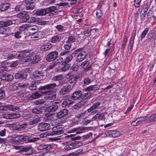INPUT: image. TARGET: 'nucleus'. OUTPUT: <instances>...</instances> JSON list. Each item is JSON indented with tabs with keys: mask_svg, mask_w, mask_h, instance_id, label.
<instances>
[{
	"mask_svg": "<svg viewBox=\"0 0 156 156\" xmlns=\"http://www.w3.org/2000/svg\"><path fill=\"white\" fill-rule=\"evenodd\" d=\"M87 112L86 111H85L84 112L80 113L76 115H75L76 117L78 119H80L82 118L83 117H84V116L85 115L86 113Z\"/></svg>",
	"mask_w": 156,
	"mask_h": 156,
	"instance_id": "51",
	"label": "nucleus"
},
{
	"mask_svg": "<svg viewBox=\"0 0 156 156\" xmlns=\"http://www.w3.org/2000/svg\"><path fill=\"white\" fill-rule=\"evenodd\" d=\"M28 24H25L20 26L19 28V31H23L27 29L28 30Z\"/></svg>",
	"mask_w": 156,
	"mask_h": 156,
	"instance_id": "50",
	"label": "nucleus"
},
{
	"mask_svg": "<svg viewBox=\"0 0 156 156\" xmlns=\"http://www.w3.org/2000/svg\"><path fill=\"white\" fill-rule=\"evenodd\" d=\"M13 78V76L10 74L3 73L0 75V79L6 81H11Z\"/></svg>",
	"mask_w": 156,
	"mask_h": 156,
	"instance_id": "9",
	"label": "nucleus"
},
{
	"mask_svg": "<svg viewBox=\"0 0 156 156\" xmlns=\"http://www.w3.org/2000/svg\"><path fill=\"white\" fill-rule=\"evenodd\" d=\"M40 60V58L39 56L35 55L33 57L32 62L34 63L37 62Z\"/></svg>",
	"mask_w": 156,
	"mask_h": 156,
	"instance_id": "64",
	"label": "nucleus"
},
{
	"mask_svg": "<svg viewBox=\"0 0 156 156\" xmlns=\"http://www.w3.org/2000/svg\"><path fill=\"white\" fill-rule=\"evenodd\" d=\"M104 116L103 114L101 113H98L92 118V120L94 121L97 120H102Z\"/></svg>",
	"mask_w": 156,
	"mask_h": 156,
	"instance_id": "24",
	"label": "nucleus"
},
{
	"mask_svg": "<svg viewBox=\"0 0 156 156\" xmlns=\"http://www.w3.org/2000/svg\"><path fill=\"white\" fill-rule=\"evenodd\" d=\"M18 87L22 88H25L28 86L29 84L25 83H18Z\"/></svg>",
	"mask_w": 156,
	"mask_h": 156,
	"instance_id": "61",
	"label": "nucleus"
},
{
	"mask_svg": "<svg viewBox=\"0 0 156 156\" xmlns=\"http://www.w3.org/2000/svg\"><path fill=\"white\" fill-rule=\"evenodd\" d=\"M61 100H58V101H55L53 102L52 105L48 107L47 109L48 111L53 112L56 111L58 108L59 104V103L61 102Z\"/></svg>",
	"mask_w": 156,
	"mask_h": 156,
	"instance_id": "8",
	"label": "nucleus"
},
{
	"mask_svg": "<svg viewBox=\"0 0 156 156\" xmlns=\"http://www.w3.org/2000/svg\"><path fill=\"white\" fill-rule=\"evenodd\" d=\"M149 30V29L148 28H145L144 30L143 31L141 35L140 36V37L141 38V40L144 38L146 34H147L148 31Z\"/></svg>",
	"mask_w": 156,
	"mask_h": 156,
	"instance_id": "53",
	"label": "nucleus"
},
{
	"mask_svg": "<svg viewBox=\"0 0 156 156\" xmlns=\"http://www.w3.org/2000/svg\"><path fill=\"white\" fill-rule=\"evenodd\" d=\"M69 112L68 109L64 108L57 113L56 117L58 119L64 118L68 115Z\"/></svg>",
	"mask_w": 156,
	"mask_h": 156,
	"instance_id": "12",
	"label": "nucleus"
},
{
	"mask_svg": "<svg viewBox=\"0 0 156 156\" xmlns=\"http://www.w3.org/2000/svg\"><path fill=\"white\" fill-rule=\"evenodd\" d=\"M69 83L70 84H73V87L74 86H75L76 84V81L75 79V78L74 77V76H72L71 77L69 78L68 80Z\"/></svg>",
	"mask_w": 156,
	"mask_h": 156,
	"instance_id": "45",
	"label": "nucleus"
},
{
	"mask_svg": "<svg viewBox=\"0 0 156 156\" xmlns=\"http://www.w3.org/2000/svg\"><path fill=\"white\" fill-rule=\"evenodd\" d=\"M37 21V19L35 17L33 16L30 17L29 16V18L28 19V21H27V22L28 23H34L36 22Z\"/></svg>",
	"mask_w": 156,
	"mask_h": 156,
	"instance_id": "58",
	"label": "nucleus"
},
{
	"mask_svg": "<svg viewBox=\"0 0 156 156\" xmlns=\"http://www.w3.org/2000/svg\"><path fill=\"white\" fill-rule=\"evenodd\" d=\"M16 95L18 97L20 98L23 97H26L25 96L24 91L23 90H21L16 93Z\"/></svg>",
	"mask_w": 156,
	"mask_h": 156,
	"instance_id": "54",
	"label": "nucleus"
},
{
	"mask_svg": "<svg viewBox=\"0 0 156 156\" xmlns=\"http://www.w3.org/2000/svg\"><path fill=\"white\" fill-rule=\"evenodd\" d=\"M13 107V105H6L3 106V108L5 110H10L12 111V108Z\"/></svg>",
	"mask_w": 156,
	"mask_h": 156,
	"instance_id": "55",
	"label": "nucleus"
},
{
	"mask_svg": "<svg viewBox=\"0 0 156 156\" xmlns=\"http://www.w3.org/2000/svg\"><path fill=\"white\" fill-rule=\"evenodd\" d=\"M20 115L18 113H13L7 114L6 115V118L8 119H16L20 117Z\"/></svg>",
	"mask_w": 156,
	"mask_h": 156,
	"instance_id": "21",
	"label": "nucleus"
},
{
	"mask_svg": "<svg viewBox=\"0 0 156 156\" xmlns=\"http://www.w3.org/2000/svg\"><path fill=\"white\" fill-rule=\"evenodd\" d=\"M27 76V74L26 72H20L15 74V78L16 79L23 80L26 78Z\"/></svg>",
	"mask_w": 156,
	"mask_h": 156,
	"instance_id": "16",
	"label": "nucleus"
},
{
	"mask_svg": "<svg viewBox=\"0 0 156 156\" xmlns=\"http://www.w3.org/2000/svg\"><path fill=\"white\" fill-rule=\"evenodd\" d=\"M45 102V100L44 99H40L37 100L34 102V104L36 105H41L44 104Z\"/></svg>",
	"mask_w": 156,
	"mask_h": 156,
	"instance_id": "57",
	"label": "nucleus"
},
{
	"mask_svg": "<svg viewBox=\"0 0 156 156\" xmlns=\"http://www.w3.org/2000/svg\"><path fill=\"white\" fill-rule=\"evenodd\" d=\"M16 137H18L17 139H18L20 141H24L26 143L30 142H34L37 141L40 139L39 137H34L32 138H31L29 136H24L23 135H20L19 136H17Z\"/></svg>",
	"mask_w": 156,
	"mask_h": 156,
	"instance_id": "2",
	"label": "nucleus"
},
{
	"mask_svg": "<svg viewBox=\"0 0 156 156\" xmlns=\"http://www.w3.org/2000/svg\"><path fill=\"white\" fill-rule=\"evenodd\" d=\"M93 93L91 92H88L86 93H84L83 95L82 94L81 98L83 100H86L89 99L90 97H92Z\"/></svg>",
	"mask_w": 156,
	"mask_h": 156,
	"instance_id": "29",
	"label": "nucleus"
},
{
	"mask_svg": "<svg viewBox=\"0 0 156 156\" xmlns=\"http://www.w3.org/2000/svg\"><path fill=\"white\" fill-rule=\"evenodd\" d=\"M1 21L2 27L10 26L13 23L12 21L10 20H8L6 21Z\"/></svg>",
	"mask_w": 156,
	"mask_h": 156,
	"instance_id": "35",
	"label": "nucleus"
},
{
	"mask_svg": "<svg viewBox=\"0 0 156 156\" xmlns=\"http://www.w3.org/2000/svg\"><path fill=\"white\" fill-rule=\"evenodd\" d=\"M72 46L71 43L66 41L65 44L64 45V47L65 50H69Z\"/></svg>",
	"mask_w": 156,
	"mask_h": 156,
	"instance_id": "43",
	"label": "nucleus"
},
{
	"mask_svg": "<svg viewBox=\"0 0 156 156\" xmlns=\"http://www.w3.org/2000/svg\"><path fill=\"white\" fill-rule=\"evenodd\" d=\"M57 86L55 83H52L47 84L43 86H41L39 88V90H48L45 91L44 93L45 94H49L52 92V89H53Z\"/></svg>",
	"mask_w": 156,
	"mask_h": 156,
	"instance_id": "4",
	"label": "nucleus"
},
{
	"mask_svg": "<svg viewBox=\"0 0 156 156\" xmlns=\"http://www.w3.org/2000/svg\"><path fill=\"white\" fill-rule=\"evenodd\" d=\"M17 16L18 17L22 18L23 21L24 22H27L28 19L29 18L28 13L26 11L20 12L17 15Z\"/></svg>",
	"mask_w": 156,
	"mask_h": 156,
	"instance_id": "13",
	"label": "nucleus"
},
{
	"mask_svg": "<svg viewBox=\"0 0 156 156\" xmlns=\"http://www.w3.org/2000/svg\"><path fill=\"white\" fill-rule=\"evenodd\" d=\"M5 91L2 89H0V100L4 98L5 96Z\"/></svg>",
	"mask_w": 156,
	"mask_h": 156,
	"instance_id": "56",
	"label": "nucleus"
},
{
	"mask_svg": "<svg viewBox=\"0 0 156 156\" xmlns=\"http://www.w3.org/2000/svg\"><path fill=\"white\" fill-rule=\"evenodd\" d=\"M96 16L98 18H99L101 16L103 15V13L101 11L100 9L97 10L96 12Z\"/></svg>",
	"mask_w": 156,
	"mask_h": 156,
	"instance_id": "62",
	"label": "nucleus"
},
{
	"mask_svg": "<svg viewBox=\"0 0 156 156\" xmlns=\"http://www.w3.org/2000/svg\"><path fill=\"white\" fill-rule=\"evenodd\" d=\"M73 87L71 88L70 85H68L63 86L59 92L60 94L61 95H64L70 92Z\"/></svg>",
	"mask_w": 156,
	"mask_h": 156,
	"instance_id": "7",
	"label": "nucleus"
},
{
	"mask_svg": "<svg viewBox=\"0 0 156 156\" xmlns=\"http://www.w3.org/2000/svg\"><path fill=\"white\" fill-rule=\"evenodd\" d=\"M40 121V118L38 116L34 117L33 119H31L29 121L30 125H34L39 122Z\"/></svg>",
	"mask_w": 156,
	"mask_h": 156,
	"instance_id": "32",
	"label": "nucleus"
},
{
	"mask_svg": "<svg viewBox=\"0 0 156 156\" xmlns=\"http://www.w3.org/2000/svg\"><path fill=\"white\" fill-rule=\"evenodd\" d=\"M32 147L31 146L23 147L21 148V150L22 152H27L30 150Z\"/></svg>",
	"mask_w": 156,
	"mask_h": 156,
	"instance_id": "52",
	"label": "nucleus"
},
{
	"mask_svg": "<svg viewBox=\"0 0 156 156\" xmlns=\"http://www.w3.org/2000/svg\"><path fill=\"white\" fill-rule=\"evenodd\" d=\"M48 94L47 98V99L49 100H52L56 98V94L55 93H49Z\"/></svg>",
	"mask_w": 156,
	"mask_h": 156,
	"instance_id": "41",
	"label": "nucleus"
},
{
	"mask_svg": "<svg viewBox=\"0 0 156 156\" xmlns=\"http://www.w3.org/2000/svg\"><path fill=\"white\" fill-rule=\"evenodd\" d=\"M18 85L13 83L10 85L9 87V89L11 91H14L18 89Z\"/></svg>",
	"mask_w": 156,
	"mask_h": 156,
	"instance_id": "38",
	"label": "nucleus"
},
{
	"mask_svg": "<svg viewBox=\"0 0 156 156\" xmlns=\"http://www.w3.org/2000/svg\"><path fill=\"white\" fill-rule=\"evenodd\" d=\"M105 134L107 136L113 137H117L121 135L120 132L116 130H108L105 133Z\"/></svg>",
	"mask_w": 156,
	"mask_h": 156,
	"instance_id": "10",
	"label": "nucleus"
},
{
	"mask_svg": "<svg viewBox=\"0 0 156 156\" xmlns=\"http://www.w3.org/2000/svg\"><path fill=\"white\" fill-rule=\"evenodd\" d=\"M60 128L59 126H57L54 127L52 128V132L51 133L52 135H58L62 134L63 131L61 130H58Z\"/></svg>",
	"mask_w": 156,
	"mask_h": 156,
	"instance_id": "15",
	"label": "nucleus"
},
{
	"mask_svg": "<svg viewBox=\"0 0 156 156\" xmlns=\"http://www.w3.org/2000/svg\"><path fill=\"white\" fill-rule=\"evenodd\" d=\"M38 84V82H34L31 84L29 88V89L31 90H35L37 88V85Z\"/></svg>",
	"mask_w": 156,
	"mask_h": 156,
	"instance_id": "49",
	"label": "nucleus"
},
{
	"mask_svg": "<svg viewBox=\"0 0 156 156\" xmlns=\"http://www.w3.org/2000/svg\"><path fill=\"white\" fill-rule=\"evenodd\" d=\"M33 35L34 36V37L37 38V40L43 38L45 36L44 33L41 31L37 32L35 31Z\"/></svg>",
	"mask_w": 156,
	"mask_h": 156,
	"instance_id": "20",
	"label": "nucleus"
},
{
	"mask_svg": "<svg viewBox=\"0 0 156 156\" xmlns=\"http://www.w3.org/2000/svg\"><path fill=\"white\" fill-rule=\"evenodd\" d=\"M50 125L48 123L42 122L39 123L37 126V129L41 131H45L50 129Z\"/></svg>",
	"mask_w": 156,
	"mask_h": 156,
	"instance_id": "11",
	"label": "nucleus"
},
{
	"mask_svg": "<svg viewBox=\"0 0 156 156\" xmlns=\"http://www.w3.org/2000/svg\"><path fill=\"white\" fill-rule=\"evenodd\" d=\"M74 55L73 53L68 55L65 58V60L62 63V65H65L70 62L73 59Z\"/></svg>",
	"mask_w": 156,
	"mask_h": 156,
	"instance_id": "25",
	"label": "nucleus"
},
{
	"mask_svg": "<svg viewBox=\"0 0 156 156\" xmlns=\"http://www.w3.org/2000/svg\"><path fill=\"white\" fill-rule=\"evenodd\" d=\"M35 14L38 16H43L47 14V10L46 9H41L35 12Z\"/></svg>",
	"mask_w": 156,
	"mask_h": 156,
	"instance_id": "23",
	"label": "nucleus"
},
{
	"mask_svg": "<svg viewBox=\"0 0 156 156\" xmlns=\"http://www.w3.org/2000/svg\"><path fill=\"white\" fill-rule=\"evenodd\" d=\"M82 95V92L80 90H77L75 91L71 95V99L73 100L78 99L80 98H81Z\"/></svg>",
	"mask_w": 156,
	"mask_h": 156,
	"instance_id": "14",
	"label": "nucleus"
},
{
	"mask_svg": "<svg viewBox=\"0 0 156 156\" xmlns=\"http://www.w3.org/2000/svg\"><path fill=\"white\" fill-rule=\"evenodd\" d=\"M63 78V77L62 75H60L55 76L53 77V79L55 81L61 80Z\"/></svg>",
	"mask_w": 156,
	"mask_h": 156,
	"instance_id": "47",
	"label": "nucleus"
},
{
	"mask_svg": "<svg viewBox=\"0 0 156 156\" xmlns=\"http://www.w3.org/2000/svg\"><path fill=\"white\" fill-rule=\"evenodd\" d=\"M111 62L114 65V66L115 67L118 66L119 64L118 59L116 58L113 59L112 61Z\"/></svg>",
	"mask_w": 156,
	"mask_h": 156,
	"instance_id": "63",
	"label": "nucleus"
},
{
	"mask_svg": "<svg viewBox=\"0 0 156 156\" xmlns=\"http://www.w3.org/2000/svg\"><path fill=\"white\" fill-rule=\"evenodd\" d=\"M52 114L47 113L45 114V117L44 118V119L45 121H47L51 120L52 119Z\"/></svg>",
	"mask_w": 156,
	"mask_h": 156,
	"instance_id": "37",
	"label": "nucleus"
},
{
	"mask_svg": "<svg viewBox=\"0 0 156 156\" xmlns=\"http://www.w3.org/2000/svg\"><path fill=\"white\" fill-rule=\"evenodd\" d=\"M61 37L58 35L54 36L51 38V41L52 43H58L61 40Z\"/></svg>",
	"mask_w": 156,
	"mask_h": 156,
	"instance_id": "31",
	"label": "nucleus"
},
{
	"mask_svg": "<svg viewBox=\"0 0 156 156\" xmlns=\"http://www.w3.org/2000/svg\"><path fill=\"white\" fill-rule=\"evenodd\" d=\"M135 38L131 37L129 41V42L128 44V47L129 48L130 50H132L133 48L134 43V40Z\"/></svg>",
	"mask_w": 156,
	"mask_h": 156,
	"instance_id": "40",
	"label": "nucleus"
},
{
	"mask_svg": "<svg viewBox=\"0 0 156 156\" xmlns=\"http://www.w3.org/2000/svg\"><path fill=\"white\" fill-rule=\"evenodd\" d=\"M81 67L83 68L85 71H88L91 69V66L89 62L86 61L82 62L81 65Z\"/></svg>",
	"mask_w": 156,
	"mask_h": 156,
	"instance_id": "17",
	"label": "nucleus"
},
{
	"mask_svg": "<svg viewBox=\"0 0 156 156\" xmlns=\"http://www.w3.org/2000/svg\"><path fill=\"white\" fill-rule=\"evenodd\" d=\"M85 102L83 101H80L74 105V108L75 109H80L82 108Z\"/></svg>",
	"mask_w": 156,
	"mask_h": 156,
	"instance_id": "34",
	"label": "nucleus"
},
{
	"mask_svg": "<svg viewBox=\"0 0 156 156\" xmlns=\"http://www.w3.org/2000/svg\"><path fill=\"white\" fill-rule=\"evenodd\" d=\"M26 7L28 10H32L35 7V3H31L26 4Z\"/></svg>",
	"mask_w": 156,
	"mask_h": 156,
	"instance_id": "46",
	"label": "nucleus"
},
{
	"mask_svg": "<svg viewBox=\"0 0 156 156\" xmlns=\"http://www.w3.org/2000/svg\"><path fill=\"white\" fill-rule=\"evenodd\" d=\"M26 56V53L25 52L22 51L19 54L17 55L16 58H20L22 60V59H24Z\"/></svg>",
	"mask_w": 156,
	"mask_h": 156,
	"instance_id": "36",
	"label": "nucleus"
},
{
	"mask_svg": "<svg viewBox=\"0 0 156 156\" xmlns=\"http://www.w3.org/2000/svg\"><path fill=\"white\" fill-rule=\"evenodd\" d=\"M37 27L35 25H29L28 30L29 31V34L30 35H33L35 32L37 31Z\"/></svg>",
	"mask_w": 156,
	"mask_h": 156,
	"instance_id": "27",
	"label": "nucleus"
},
{
	"mask_svg": "<svg viewBox=\"0 0 156 156\" xmlns=\"http://www.w3.org/2000/svg\"><path fill=\"white\" fill-rule=\"evenodd\" d=\"M10 5L8 3H2L0 6V9L2 11H5L10 7Z\"/></svg>",
	"mask_w": 156,
	"mask_h": 156,
	"instance_id": "28",
	"label": "nucleus"
},
{
	"mask_svg": "<svg viewBox=\"0 0 156 156\" xmlns=\"http://www.w3.org/2000/svg\"><path fill=\"white\" fill-rule=\"evenodd\" d=\"M156 121V113L155 114H154L151 115L149 119V121L151 122H152Z\"/></svg>",
	"mask_w": 156,
	"mask_h": 156,
	"instance_id": "59",
	"label": "nucleus"
},
{
	"mask_svg": "<svg viewBox=\"0 0 156 156\" xmlns=\"http://www.w3.org/2000/svg\"><path fill=\"white\" fill-rule=\"evenodd\" d=\"M87 129V128L86 127H79L72 129L71 132V131L73 132H76L77 134H79L80 133H82L84 130H86Z\"/></svg>",
	"mask_w": 156,
	"mask_h": 156,
	"instance_id": "22",
	"label": "nucleus"
},
{
	"mask_svg": "<svg viewBox=\"0 0 156 156\" xmlns=\"http://www.w3.org/2000/svg\"><path fill=\"white\" fill-rule=\"evenodd\" d=\"M51 47V45L50 43H47L42 45L40 48V50L42 51H46Z\"/></svg>",
	"mask_w": 156,
	"mask_h": 156,
	"instance_id": "26",
	"label": "nucleus"
},
{
	"mask_svg": "<svg viewBox=\"0 0 156 156\" xmlns=\"http://www.w3.org/2000/svg\"><path fill=\"white\" fill-rule=\"evenodd\" d=\"M82 144V143L80 142H76L74 143L66 142L65 144L64 148L66 151H68L78 148L81 146Z\"/></svg>",
	"mask_w": 156,
	"mask_h": 156,
	"instance_id": "3",
	"label": "nucleus"
},
{
	"mask_svg": "<svg viewBox=\"0 0 156 156\" xmlns=\"http://www.w3.org/2000/svg\"><path fill=\"white\" fill-rule=\"evenodd\" d=\"M73 103V101L72 100L67 99L63 101L61 105L62 107H65L72 104Z\"/></svg>",
	"mask_w": 156,
	"mask_h": 156,
	"instance_id": "33",
	"label": "nucleus"
},
{
	"mask_svg": "<svg viewBox=\"0 0 156 156\" xmlns=\"http://www.w3.org/2000/svg\"><path fill=\"white\" fill-rule=\"evenodd\" d=\"M31 112L35 114H41L42 112V110L40 108H38L37 107L33 108Z\"/></svg>",
	"mask_w": 156,
	"mask_h": 156,
	"instance_id": "39",
	"label": "nucleus"
},
{
	"mask_svg": "<svg viewBox=\"0 0 156 156\" xmlns=\"http://www.w3.org/2000/svg\"><path fill=\"white\" fill-rule=\"evenodd\" d=\"M101 103L100 102L95 103L89 108L88 109L87 111L88 113L91 112V114L93 115L96 114L98 112V108H101Z\"/></svg>",
	"mask_w": 156,
	"mask_h": 156,
	"instance_id": "5",
	"label": "nucleus"
},
{
	"mask_svg": "<svg viewBox=\"0 0 156 156\" xmlns=\"http://www.w3.org/2000/svg\"><path fill=\"white\" fill-rule=\"evenodd\" d=\"M47 13L48 14L50 12L51 13L53 12H55V10H57V9L56 7L52 6L47 8Z\"/></svg>",
	"mask_w": 156,
	"mask_h": 156,
	"instance_id": "42",
	"label": "nucleus"
},
{
	"mask_svg": "<svg viewBox=\"0 0 156 156\" xmlns=\"http://www.w3.org/2000/svg\"><path fill=\"white\" fill-rule=\"evenodd\" d=\"M64 66L62 67L61 69V70L62 71L65 72L68 70L70 67V64H66L65 65H62Z\"/></svg>",
	"mask_w": 156,
	"mask_h": 156,
	"instance_id": "44",
	"label": "nucleus"
},
{
	"mask_svg": "<svg viewBox=\"0 0 156 156\" xmlns=\"http://www.w3.org/2000/svg\"><path fill=\"white\" fill-rule=\"evenodd\" d=\"M41 95V94L38 92H36L33 93L29 97V99L32 100L39 98Z\"/></svg>",
	"mask_w": 156,
	"mask_h": 156,
	"instance_id": "30",
	"label": "nucleus"
},
{
	"mask_svg": "<svg viewBox=\"0 0 156 156\" xmlns=\"http://www.w3.org/2000/svg\"><path fill=\"white\" fill-rule=\"evenodd\" d=\"M33 75L34 78L38 79L43 78L44 76L43 73L41 71H36L34 72Z\"/></svg>",
	"mask_w": 156,
	"mask_h": 156,
	"instance_id": "18",
	"label": "nucleus"
},
{
	"mask_svg": "<svg viewBox=\"0 0 156 156\" xmlns=\"http://www.w3.org/2000/svg\"><path fill=\"white\" fill-rule=\"evenodd\" d=\"M58 52L56 51L50 52L46 57V60L48 62H51L55 60L58 56Z\"/></svg>",
	"mask_w": 156,
	"mask_h": 156,
	"instance_id": "6",
	"label": "nucleus"
},
{
	"mask_svg": "<svg viewBox=\"0 0 156 156\" xmlns=\"http://www.w3.org/2000/svg\"><path fill=\"white\" fill-rule=\"evenodd\" d=\"M100 86L98 85H94L90 86L85 89V90L88 92L91 91H95L100 88Z\"/></svg>",
	"mask_w": 156,
	"mask_h": 156,
	"instance_id": "19",
	"label": "nucleus"
},
{
	"mask_svg": "<svg viewBox=\"0 0 156 156\" xmlns=\"http://www.w3.org/2000/svg\"><path fill=\"white\" fill-rule=\"evenodd\" d=\"M27 127V123H24L21 125H18L17 127V129L18 130H23L26 128Z\"/></svg>",
	"mask_w": 156,
	"mask_h": 156,
	"instance_id": "48",
	"label": "nucleus"
},
{
	"mask_svg": "<svg viewBox=\"0 0 156 156\" xmlns=\"http://www.w3.org/2000/svg\"><path fill=\"white\" fill-rule=\"evenodd\" d=\"M83 49L82 48H78L73 52L74 56L77 55L76 61L77 62H80L83 61L87 56V53L85 51H81Z\"/></svg>",
	"mask_w": 156,
	"mask_h": 156,
	"instance_id": "1",
	"label": "nucleus"
},
{
	"mask_svg": "<svg viewBox=\"0 0 156 156\" xmlns=\"http://www.w3.org/2000/svg\"><path fill=\"white\" fill-rule=\"evenodd\" d=\"M147 17L148 19H150L151 17H154L153 15V11L151 10H149L147 14Z\"/></svg>",
	"mask_w": 156,
	"mask_h": 156,
	"instance_id": "60",
	"label": "nucleus"
}]
</instances>
